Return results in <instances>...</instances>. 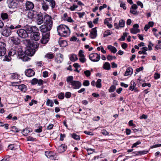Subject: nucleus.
Masks as SVG:
<instances>
[{"label": "nucleus", "instance_id": "obj_1", "mask_svg": "<svg viewBox=\"0 0 161 161\" xmlns=\"http://www.w3.org/2000/svg\"><path fill=\"white\" fill-rule=\"evenodd\" d=\"M24 43L26 44V46L29 47L30 49L25 51V53L29 56H33L39 46L38 43L36 42H32L29 39H25L24 41Z\"/></svg>", "mask_w": 161, "mask_h": 161}, {"label": "nucleus", "instance_id": "obj_2", "mask_svg": "<svg viewBox=\"0 0 161 161\" xmlns=\"http://www.w3.org/2000/svg\"><path fill=\"white\" fill-rule=\"evenodd\" d=\"M57 31L59 35L64 36H66L68 32H70L68 27L64 25H61L58 26Z\"/></svg>", "mask_w": 161, "mask_h": 161}, {"label": "nucleus", "instance_id": "obj_3", "mask_svg": "<svg viewBox=\"0 0 161 161\" xmlns=\"http://www.w3.org/2000/svg\"><path fill=\"white\" fill-rule=\"evenodd\" d=\"M42 5V8L45 11H47L49 5H50L52 8H54L55 6V3L54 0L47 1L43 0L41 2Z\"/></svg>", "mask_w": 161, "mask_h": 161}, {"label": "nucleus", "instance_id": "obj_4", "mask_svg": "<svg viewBox=\"0 0 161 161\" xmlns=\"http://www.w3.org/2000/svg\"><path fill=\"white\" fill-rule=\"evenodd\" d=\"M21 53H23L22 49L20 48L19 47L17 46L11 48L8 53V55L13 56L17 54L18 56H19V55H21Z\"/></svg>", "mask_w": 161, "mask_h": 161}, {"label": "nucleus", "instance_id": "obj_5", "mask_svg": "<svg viewBox=\"0 0 161 161\" xmlns=\"http://www.w3.org/2000/svg\"><path fill=\"white\" fill-rule=\"evenodd\" d=\"M44 23L45 24L51 27H52L53 24V21L52 17L47 15H46L44 16Z\"/></svg>", "mask_w": 161, "mask_h": 161}, {"label": "nucleus", "instance_id": "obj_6", "mask_svg": "<svg viewBox=\"0 0 161 161\" xmlns=\"http://www.w3.org/2000/svg\"><path fill=\"white\" fill-rule=\"evenodd\" d=\"M17 33L22 38H25L29 36L25 29H19L17 30Z\"/></svg>", "mask_w": 161, "mask_h": 161}, {"label": "nucleus", "instance_id": "obj_7", "mask_svg": "<svg viewBox=\"0 0 161 161\" xmlns=\"http://www.w3.org/2000/svg\"><path fill=\"white\" fill-rule=\"evenodd\" d=\"M89 58L92 61L94 62H97L99 60L100 56V55L97 53H92L89 55Z\"/></svg>", "mask_w": 161, "mask_h": 161}, {"label": "nucleus", "instance_id": "obj_8", "mask_svg": "<svg viewBox=\"0 0 161 161\" xmlns=\"http://www.w3.org/2000/svg\"><path fill=\"white\" fill-rule=\"evenodd\" d=\"M50 33H47L42 34V37L41 40V42L43 44H46L49 41Z\"/></svg>", "mask_w": 161, "mask_h": 161}, {"label": "nucleus", "instance_id": "obj_9", "mask_svg": "<svg viewBox=\"0 0 161 161\" xmlns=\"http://www.w3.org/2000/svg\"><path fill=\"white\" fill-rule=\"evenodd\" d=\"M25 30L27 33L28 35L30 34L33 33L35 31H37L38 29L35 26H27L25 28Z\"/></svg>", "mask_w": 161, "mask_h": 161}, {"label": "nucleus", "instance_id": "obj_10", "mask_svg": "<svg viewBox=\"0 0 161 161\" xmlns=\"http://www.w3.org/2000/svg\"><path fill=\"white\" fill-rule=\"evenodd\" d=\"M5 46L4 43L0 42V56H3L5 54L6 51Z\"/></svg>", "mask_w": 161, "mask_h": 161}, {"label": "nucleus", "instance_id": "obj_11", "mask_svg": "<svg viewBox=\"0 0 161 161\" xmlns=\"http://www.w3.org/2000/svg\"><path fill=\"white\" fill-rule=\"evenodd\" d=\"M17 0H7V3L9 8H14L18 5Z\"/></svg>", "mask_w": 161, "mask_h": 161}, {"label": "nucleus", "instance_id": "obj_12", "mask_svg": "<svg viewBox=\"0 0 161 161\" xmlns=\"http://www.w3.org/2000/svg\"><path fill=\"white\" fill-rule=\"evenodd\" d=\"M36 19V24L39 25L42 24L43 22H44V16H43L42 14L41 13H39Z\"/></svg>", "mask_w": 161, "mask_h": 161}, {"label": "nucleus", "instance_id": "obj_13", "mask_svg": "<svg viewBox=\"0 0 161 161\" xmlns=\"http://www.w3.org/2000/svg\"><path fill=\"white\" fill-rule=\"evenodd\" d=\"M40 33L35 31L33 33H32L31 36V40L37 41L39 40L40 38Z\"/></svg>", "mask_w": 161, "mask_h": 161}, {"label": "nucleus", "instance_id": "obj_14", "mask_svg": "<svg viewBox=\"0 0 161 161\" xmlns=\"http://www.w3.org/2000/svg\"><path fill=\"white\" fill-rule=\"evenodd\" d=\"M39 13L34 10L29 11L28 13V17L30 19L36 18Z\"/></svg>", "mask_w": 161, "mask_h": 161}, {"label": "nucleus", "instance_id": "obj_15", "mask_svg": "<svg viewBox=\"0 0 161 161\" xmlns=\"http://www.w3.org/2000/svg\"><path fill=\"white\" fill-rule=\"evenodd\" d=\"M49 25V26L46 24L42 25L40 27L41 31L42 32L45 33L49 31L52 29V28Z\"/></svg>", "mask_w": 161, "mask_h": 161}, {"label": "nucleus", "instance_id": "obj_16", "mask_svg": "<svg viewBox=\"0 0 161 161\" xmlns=\"http://www.w3.org/2000/svg\"><path fill=\"white\" fill-rule=\"evenodd\" d=\"M71 85L72 87L74 89H79L81 86V84L80 82L76 80L72 82Z\"/></svg>", "mask_w": 161, "mask_h": 161}, {"label": "nucleus", "instance_id": "obj_17", "mask_svg": "<svg viewBox=\"0 0 161 161\" xmlns=\"http://www.w3.org/2000/svg\"><path fill=\"white\" fill-rule=\"evenodd\" d=\"M45 154L47 157L51 159H55L56 154L53 152L46 151L45 152Z\"/></svg>", "mask_w": 161, "mask_h": 161}, {"label": "nucleus", "instance_id": "obj_18", "mask_svg": "<svg viewBox=\"0 0 161 161\" xmlns=\"http://www.w3.org/2000/svg\"><path fill=\"white\" fill-rule=\"evenodd\" d=\"M10 40L12 42L16 45L19 44L20 42V40L18 37L14 36L10 38Z\"/></svg>", "mask_w": 161, "mask_h": 161}, {"label": "nucleus", "instance_id": "obj_19", "mask_svg": "<svg viewBox=\"0 0 161 161\" xmlns=\"http://www.w3.org/2000/svg\"><path fill=\"white\" fill-rule=\"evenodd\" d=\"M139 26L138 24H135L133 26V28L130 29L131 33L133 34H136L140 31V30L138 29Z\"/></svg>", "mask_w": 161, "mask_h": 161}, {"label": "nucleus", "instance_id": "obj_20", "mask_svg": "<svg viewBox=\"0 0 161 161\" xmlns=\"http://www.w3.org/2000/svg\"><path fill=\"white\" fill-rule=\"evenodd\" d=\"M11 31L9 28L5 27L2 31V34L4 36H8L11 34Z\"/></svg>", "mask_w": 161, "mask_h": 161}, {"label": "nucleus", "instance_id": "obj_21", "mask_svg": "<svg viewBox=\"0 0 161 161\" xmlns=\"http://www.w3.org/2000/svg\"><path fill=\"white\" fill-rule=\"evenodd\" d=\"M90 36L91 38L94 39L97 36V30L96 28H92L90 31Z\"/></svg>", "mask_w": 161, "mask_h": 161}, {"label": "nucleus", "instance_id": "obj_22", "mask_svg": "<svg viewBox=\"0 0 161 161\" xmlns=\"http://www.w3.org/2000/svg\"><path fill=\"white\" fill-rule=\"evenodd\" d=\"M34 7L33 3L27 1L25 3V7L26 10H30L32 9Z\"/></svg>", "mask_w": 161, "mask_h": 161}, {"label": "nucleus", "instance_id": "obj_23", "mask_svg": "<svg viewBox=\"0 0 161 161\" xmlns=\"http://www.w3.org/2000/svg\"><path fill=\"white\" fill-rule=\"evenodd\" d=\"M25 73L26 75L29 77H31L35 75L34 71L32 69H28L25 70Z\"/></svg>", "mask_w": 161, "mask_h": 161}, {"label": "nucleus", "instance_id": "obj_24", "mask_svg": "<svg viewBox=\"0 0 161 161\" xmlns=\"http://www.w3.org/2000/svg\"><path fill=\"white\" fill-rule=\"evenodd\" d=\"M22 53H21V55H19V58L22 59L24 61H26L30 59V58L26 56L25 54L22 51Z\"/></svg>", "mask_w": 161, "mask_h": 161}, {"label": "nucleus", "instance_id": "obj_25", "mask_svg": "<svg viewBox=\"0 0 161 161\" xmlns=\"http://www.w3.org/2000/svg\"><path fill=\"white\" fill-rule=\"evenodd\" d=\"M66 149V147L64 144H62L58 148V151L60 153H62L65 151Z\"/></svg>", "mask_w": 161, "mask_h": 161}, {"label": "nucleus", "instance_id": "obj_26", "mask_svg": "<svg viewBox=\"0 0 161 161\" xmlns=\"http://www.w3.org/2000/svg\"><path fill=\"white\" fill-rule=\"evenodd\" d=\"M63 60V56L62 54L59 53L58 55V56L56 59L58 63H61Z\"/></svg>", "mask_w": 161, "mask_h": 161}, {"label": "nucleus", "instance_id": "obj_27", "mask_svg": "<svg viewBox=\"0 0 161 161\" xmlns=\"http://www.w3.org/2000/svg\"><path fill=\"white\" fill-rule=\"evenodd\" d=\"M133 72V70L132 68H129L127 69L125 74V76H128L130 75H131Z\"/></svg>", "mask_w": 161, "mask_h": 161}, {"label": "nucleus", "instance_id": "obj_28", "mask_svg": "<svg viewBox=\"0 0 161 161\" xmlns=\"http://www.w3.org/2000/svg\"><path fill=\"white\" fill-rule=\"evenodd\" d=\"M107 47L108 49L110 50L111 52L114 53H116L117 52L116 48L114 46L111 45H108Z\"/></svg>", "mask_w": 161, "mask_h": 161}, {"label": "nucleus", "instance_id": "obj_29", "mask_svg": "<svg viewBox=\"0 0 161 161\" xmlns=\"http://www.w3.org/2000/svg\"><path fill=\"white\" fill-rule=\"evenodd\" d=\"M103 67L105 70H109L110 69V65L109 63L106 62L103 64Z\"/></svg>", "mask_w": 161, "mask_h": 161}, {"label": "nucleus", "instance_id": "obj_30", "mask_svg": "<svg viewBox=\"0 0 161 161\" xmlns=\"http://www.w3.org/2000/svg\"><path fill=\"white\" fill-rule=\"evenodd\" d=\"M78 58L77 55L75 54H72L71 55V56L70 57V60L72 62H75L78 60Z\"/></svg>", "mask_w": 161, "mask_h": 161}, {"label": "nucleus", "instance_id": "obj_31", "mask_svg": "<svg viewBox=\"0 0 161 161\" xmlns=\"http://www.w3.org/2000/svg\"><path fill=\"white\" fill-rule=\"evenodd\" d=\"M125 21L123 19H121L119 20V27L121 28L124 27L125 26Z\"/></svg>", "mask_w": 161, "mask_h": 161}, {"label": "nucleus", "instance_id": "obj_32", "mask_svg": "<svg viewBox=\"0 0 161 161\" xmlns=\"http://www.w3.org/2000/svg\"><path fill=\"white\" fill-rule=\"evenodd\" d=\"M18 88L21 91L25 92L26 90V86L24 84H22L19 86Z\"/></svg>", "mask_w": 161, "mask_h": 161}, {"label": "nucleus", "instance_id": "obj_33", "mask_svg": "<svg viewBox=\"0 0 161 161\" xmlns=\"http://www.w3.org/2000/svg\"><path fill=\"white\" fill-rule=\"evenodd\" d=\"M73 76H69L67 78L66 81L67 82L69 83L70 84H71L72 82L74 81L73 80Z\"/></svg>", "mask_w": 161, "mask_h": 161}, {"label": "nucleus", "instance_id": "obj_34", "mask_svg": "<svg viewBox=\"0 0 161 161\" xmlns=\"http://www.w3.org/2000/svg\"><path fill=\"white\" fill-rule=\"evenodd\" d=\"M46 104L48 106L53 107V101L48 99L47 101Z\"/></svg>", "mask_w": 161, "mask_h": 161}, {"label": "nucleus", "instance_id": "obj_35", "mask_svg": "<svg viewBox=\"0 0 161 161\" xmlns=\"http://www.w3.org/2000/svg\"><path fill=\"white\" fill-rule=\"evenodd\" d=\"M1 17L4 20L8 18V15L6 13H2L1 14Z\"/></svg>", "mask_w": 161, "mask_h": 161}, {"label": "nucleus", "instance_id": "obj_36", "mask_svg": "<svg viewBox=\"0 0 161 161\" xmlns=\"http://www.w3.org/2000/svg\"><path fill=\"white\" fill-rule=\"evenodd\" d=\"M112 34V32H110V30H108L105 31L103 34V36L104 37H106L108 36L111 35Z\"/></svg>", "mask_w": 161, "mask_h": 161}, {"label": "nucleus", "instance_id": "obj_37", "mask_svg": "<svg viewBox=\"0 0 161 161\" xmlns=\"http://www.w3.org/2000/svg\"><path fill=\"white\" fill-rule=\"evenodd\" d=\"M101 80L100 79H98L96 82V86L97 88H100L101 87Z\"/></svg>", "mask_w": 161, "mask_h": 161}, {"label": "nucleus", "instance_id": "obj_38", "mask_svg": "<svg viewBox=\"0 0 161 161\" xmlns=\"http://www.w3.org/2000/svg\"><path fill=\"white\" fill-rule=\"evenodd\" d=\"M45 57L48 59H52L54 57V56L53 54L48 53L46 55Z\"/></svg>", "mask_w": 161, "mask_h": 161}, {"label": "nucleus", "instance_id": "obj_39", "mask_svg": "<svg viewBox=\"0 0 161 161\" xmlns=\"http://www.w3.org/2000/svg\"><path fill=\"white\" fill-rule=\"evenodd\" d=\"M72 137L75 139L79 140L80 139V137L79 136L76 135L75 133H73L72 135Z\"/></svg>", "mask_w": 161, "mask_h": 161}, {"label": "nucleus", "instance_id": "obj_40", "mask_svg": "<svg viewBox=\"0 0 161 161\" xmlns=\"http://www.w3.org/2000/svg\"><path fill=\"white\" fill-rule=\"evenodd\" d=\"M10 56H9L8 55V56H6L5 57V58L3 59V60L4 61H6L8 62L10 61L11 59Z\"/></svg>", "mask_w": 161, "mask_h": 161}, {"label": "nucleus", "instance_id": "obj_41", "mask_svg": "<svg viewBox=\"0 0 161 161\" xmlns=\"http://www.w3.org/2000/svg\"><path fill=\"white\" fill-rule=\"evenodd\" d=\"M107 59L108 60H112L113 58L115 59L116 58V57L115 56H112L110 55H108L107 57Z\"/></svg>", "mask_w": 161, "mask_h": 161}, {"label": "nucleus", "instance_id": "obj_42", "mask_svg": "<svg viewBox=\"0 0 161 161\" xmlns=\"http://www.w3.org/2000/svg\"><path fill=\"white\" fill-rule=\"evenodd\" d=\"M84 73L87 77H88L89 76H90L91 74L90 71L89 70H86V71H84Z\"/></svg>", "mask_w": 161, "mask_h": 161}, {"label": "nucleus", "instance_id": "obj_43", "mask_svg": "<svg viewBox=\"0 0 161 161\" xmlns=\"http://www.w3.org/2000/svg\"><path fill=\"white\" fill-rule=\"evenodd\" d=\"M21 27V25H19L16 26H14L12 25H11L10 26L9 28L10 29H13L14 28H15V29L19 28H20Z\"/></svg>", "mask_w": 161, "mask_h": 161}, {"label": "nucleus", "instance_id": "obj_44", "mask_svg": "<svg viewBox=\"0 0 161 161\" xmlns=\"http://www.w3.org/2000/svg\"><path fill=\"white\" fill-rule=\"evenodd\" d=\"M38 82V80L36 78L33 79L31 81V84L33 85L36 84Z\"/></svg>", "mask_w": 161, "mask_h": 161}, {"label": "nucleus", "instance_id": "obj_45", "mask_svg": "<svg viewBox=\"0 0 161 161\" xmlns=\"http://www.w3.org/2000/svg\"><path fill=\"white\" fill-rule=\"evenodd\" d=\"M89 84L90 83L88 80H84L83 83V85L85 86H88Z\"/></svg>", "mask_w": 161, "mask_h": 161}, {"label": "nucleus", "instance_id": "obj_46", "mask_svg": "<svg viewBox=\"0 0 161 161\" xmlns=\"http://www.w3.org/2000/svg\"><path fill=\"white\" fill-rule=\"evenodd\" d=\"M64 93H61L59 94L58 96V98L61 99H64Z\"/></svg>", "mask_w": 161, "mask_h": 161}, {"label": "nucleus", "instance_id": "obj_47", "mask_svg": "<svg viewBox=\"0 0 161 161\" xmlns=\"http://www.w3.org/2000/svg\"><path fill=\"white\" fill-rule=\"evenodd\" d=\"M115 87L114 86H111L110 89H109V92H113L115 89Z\"/></svg>", "mask_w": 161, "mask_h": 161}, {"label": "nucleus", "instance_id": "obj_48", "mask_svg": "<svg viewBox=\"0 0 161 161\" xmlns=\"http://www.w3.org/2000/svg\"><path fill=\"white\" fill-rule=\"evenodd\" d=\"M77 5L74 4L73 6H71L69 8V9L71 10V11H74L75 9L77 8Z\"/></svg>", "mask_w": 161, "mask_h": 161}, {"label": "nucleus", "instance_id": "obj_49", "mask_svg": "<svg viewBox=\"0 0 161 161\" xmlns=\"http://www.w3.org/2000/svg\"><path fill=\"white\" fill-rule=\"evenodd\" d=\"M141 142L140 141H138L137 142H136L133 145L132 147V148H133L134 147H136L137 145L141 144Z\"/></svg>", "mask_w": 161, "mask_h": 161}, {"label": "nucleus", "instance_id": "obj_50", "mask_svg": "<svg viewBox=\"0 0 161 161\" xmlns=\"http://www.w3.org/2000/svg\"><path fill=\"white\" fill-rule=\"evenodd\" d=\"M65 97L67 98H69L71 96V93L69 92H66L65 95Z\"/></svg>", "mask_w": 161, "mask_h": 161}, {"label": "nucleus", "instance_id": "obj_51", "mask_svg": "<svg viewBox=\"0 0 161 161\" xmlns=\"http://www.w3.org/2000/svg\"><path fill=\"white\" fill-rule=\"evenodd\" d=\"M79 56L80 57H84V55L83 54V51L82 50H80L79 53Z\"/></svg>", "mask_w": 161, "mask_h": 161}, {"label": "nucleus", "instance_id": "obj_52", "mask_svg": "<svg viewBox=\"0 0 161 161\" xmlns=\"http://www.w3.org/2000/svg\"><path fill=\"white\" fill-rule=\"evenodd\" d=\"M143 69V67H140L139 68H137L136 69V71L135 72V74H137V73L140 71L142 70Z\"/></svg>", "mask_w": 161, "mask_h": 161}, {"label": "nucleus", "instance_id": "obj_53", "mask_svg": "<svg viewBox=\"0 0 161 161\" xmlns=\"http://www.w3.org/2000/svg\"><path fill=\"white\" fill-rule=\"evenodd\" d=\"M130 12L134 14H137L136 11L135 10V9H132L131 8L130 9Z\"/></svg>", "mask_w": 161, "mask_h": 161}, {"label": "nucleus", "instance_id": "obj_54", "mask_svg": "<svg viewBox=\"0 0 161 161\" xmlns=\"http://www.w3.org/2000/svg\"><path fill=\"white\" fill-rule=\"evenodd\" d=\"M79 60L82 63H84L86 61V59L85 58V56L80 57L79 58Z\"/></svg>", "mask_w": 161, "mask_h": 161}, {"label": "nucleus", "instance_id": "obj_55", "mask_svg": "<svg viewBox=\"0 0 161 161\" xmlns=\"http://www.w3.org/2000/svg\"><path fill=\"white\" fill-rule=\"evenodd\" d=\"M93 149L91 148H88L86 149L88 152V154H90L92 153L93 152Z\"/></svg>", "mask_w": 161, "mask_h": 161}, {"label": "nucleus", "instance_id": "obj_56", "mask_svg": "<svg viewBox=\"0 0 161 161\" xmlns=\"http://www.w3.org/2000/svg\"><path fill=\"white\" fill-rule=\"evenodd\" d=\"M129 125L130 126H133L134 127H135L136 126V125L133 124V121L132 120L129 121Z\"/></svg>", "mask_w": 161, "mask_h": 161}, {"label": "nucleus", "instance_id": "obj_57", "mask_svg": "<svg viewBox=\"0 0 161 161\" xmlns=\"http://www.w3.org/2000/svg\"><path fill=\"white\" fill-rule=\"evenodd\" d=\"M107 7L106 4H103L102 6H101L99 7V9L100 11H101L102 9H103L104 8H106Z\"/></svg>", "mask_w": 161, "mask_h": 161}, {"label": "nucleus", "instance_id": "obj_58", "mask_svg": "<svg viewBox=\"0 0 161 161\" xmlns=\"http://www.w3.org/2000/svg\"><path fill=\"white\" fill-rule=\"evenodd\" d=\"M153 45V44L151 42H149V44L148 45V47L149 48V50H151L152 48V46Z\"/></svg>", "mask_w": 161, "mask_h": 161}, {"label": "nucleus", "instance_id": "obj_59", "mask_svg": "<svg viewBox=\"0 0 161 161\" xmlns=\"http://www.w3.org/2000/svg\"><path fill=\"white\" fill-rule=\"evenodd\" d=\"M160 77V75L158 73H155L154 75V78L155 79H157Z\"/></svg>", "mask_w": 161, "mask_h": 161}, {"label": "nucleus", "instance_id": "obj_60", "mask_svg": "<svg viewBox=\"0 0 161 161\" xmlns=\"http://www.w3.org/2000/svg\"><path fill=\"white\" fill-rule=\"evenodd\" d=\"M33 103H34L35 104H36L37 103V101L34 100H32L31 102L29 103V105L30 106H32L33 104Z\"/></svg>", "mask_w": 161, "mask_h": 161}, {"label": "nucleus", "instance_id": "obj_61", "mask_svg": "<svg viewBox=\"0 0 161 161\" xmlns=\"http://www.w3.org/2000/svg\"><path fill=\"white\" fill-rule=\"evenodd\" d=\"M102 133L103 135L105 136L108 135L109 134L108 132L104 130H102Z\"/></svg>", "mask_w": 161, "mask_h": 161}, {"label": "nucleus", "instance_id": "obj_62", "mask_svg": "<svg viewBox=\"0 0 161 161\" xmlns=\"http://www.w3.org/2000/svg\"><path fill=\"white\" fill-rule=\"evenodd\" d=\"M78 15L80 18H81L82 17L83 15L85 14V13L83 12L82 13H78Z\"/></svg>", "mask_w": 161, "mask_h": 161}, {"label": "nucleus", "instance_id": "obj_63", "mask_svg": "<svg viewBox=\"0 0 161 161\" xmlns=\"http://www.w3.org/2000/svg\"><path fill=\"white\" fill-rule=\"evenodd\" d=\"M77 40V38L75 36H73L70 39V41H75Z\"/></svg>", "mask_w": 161, "mask_h": 161}, {"label": "nucleus", "instance_id": "obj_64", "mask_svg": "<svg viewBox=\"0 0 161 161\" xmlns=\"http://www.w3.org/2000/svg\"><path fill=\"white\" fill-rule=\"evenodd\" d=\"M22 132L26 135L29 132V131L27 129H25L23 130Z\"/></svg>", "mask_w": 161, "mask_h": 161}]
</instances>
